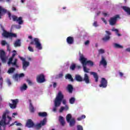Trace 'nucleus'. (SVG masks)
<instances>
[{
    "label": "nucleus",
    "instance_id": "obj_1",
    "mask_svg": "<svg viewBox=\"0 0 130 130\" xmlns=\"http://www.w3.org/2000/svg\"><path fill=\"white\" fill-rule=\"evenodd\" d=\"M45 124H46V118H44L43 120L41 121L40 123L37 124H34L32 119H29L26 122V126L28 128L35 127L36 129H40V128L44 125H45Z\"/></svg>",
    "mask_w": 130,
    "mask_h": 130
},
{
    "label": "nucleus",
    "instance_id": "obj_2",
    "mask_svg": "<svg viewBox=\"0 0 130 130\" xmlns=\"http://www.w3.org/2000/svg\"><path fill=\"white\" fill-rule=\"evenodd\" d=\"M7 113L8 112H5L2 116V119L0 121V130H6V127L8 124H10V122L12 121V117L7 116V118H9V120L7 122H6L7 118Z\"/></svg>",
    "mask_w": 130,
    "mask_h": 130
},
{
    "label": "nucleus",
    "instance_id": "obj_3",
    "mask_svg": "<svg viewBox=\"0 0 130 130\" xmlns=\"http://www.w3.org/2000/svg\"><path fill=\"white\" fill-rule=\"evenodd\" d=\"M64 95L62 94V92L61 91H59L56 98L54 100V106L55 107L53 108V111L54 112H56V107H58L60 106V104H61V101L63 100Z\"/></svg>",
    "mask_w": 130,
    "mask_h": 130
},
{
    "label": "nucleus",
    "instance_id": "obj_4",
    "mask_svg": "<svg viewBox=\"0 0 130 130\" xmlns=\"http://www.w3.org/2000/svg\"><path fill=\"white\" fill-rule=\"evenodd\" d=\"M75 80L77 82H85L86 84H90V78L88 74H85L84 78H83L80 75H76Z\"/></svg>",
    "mask_w": 130,
    "mask_h": 130
},
{
    "label": "nucleus",
    "instance_id": "obj_5",
    "mask_svg": "<svg viewBox=\"0 0 130 130\" xmlns=\"http://www.w3.org/2000/svg\"><path fill=\"white\" fill-rule=\"evenodd\" d=\"M79 60L82 64L85 66H89V67H93L94 66V62L90 60H87V58L84 57L83 54L80 55Z\"/></svg>",
    "mask_w": 130,
    "mask_h": 130
},
{
    "label": "nucleus",
    "instance_id": "obj_6",
    "mask_svg": "<svg viewBox=\"0 0 130 130\" xmlns=\"http://www.w3.org/2000/svg\"><path fill=\"white\" fill-rule=\"evenodd\" d=\"M29 44L30 45H35L36 48H37L39 50L42 49V45L40 43V40L37 38H35L34 40H32Z\"/></svg>",
    "mask_w": 130,
    "mask_h": 130
},
{
    "label": "nucleus",
    "instance_id": "obj_7",
    "mask_svg": "<svg viewBox=\"0 0 130 130\" xmlns=\"http://www.w3.org/2000/svg\"><path fill=\"white\" fill-rule=\"evenodd\" d=\"M17 55V53H13L12 54V56L9 58V60L8 61V66H10V64H12V67H16V68H19V66H18V64L17 63L18 62V59L15 58L14 59V62H13V59H14V57L16 56Z\"/></svg>",
    "mask_w": 130,
    "mask_h": 130
},
{
    "label": "nucleus",
    "instance_id": "obj_8",
    "mask_svg": "<svg viewBox=\"0 0 130 130\" xmlns=\"http://www.w3.org/2000/svg\"><path fill=\"white\" fill-rule=\"evenodd\" d=\"M2 35L4 37H5V38H16L17 37V34L8 32L6 30L4 31Z\"/></svg>",
    "mask_w": 130,
    "mask_h": 130
},
{
    "label": "nucleus",
    "instance_id": "obj_9",
    "mask_svg": "<svg viewBox=\"0 0 130 130\" xmlns=\"http://www.w3.org/2000/svg\"><path fill=\"white\" fill-rule=\"evenodd\" d=\"M12 104L9 103V105L11 109H15L17 108V105L19 103V100L18 99L15 100H11Z\"/></svg>",
    "mask_w": 130,
    "mask_h": 130
},
{
    "label": "nucleus",
    "instance_id": "obj_10",
    "mask_svg": "<svg viewBox=\"0 0 130 130\" xmlns=\"http://www.w3.org/2000/svg\"><path fill=\"white\" fill-rule=\"evenodd\" d=\"M119 18V15H116L113 17H111L110 19L109 20V22L111 26H114L115 24H116V21H117V19Z\"/></svg>",
    "mask_w": 130,
    "mask_h": 130
},
{
    "label": "nucleus",
    "instance_id": "obj_11",
    "mask_svg": "<svg viewBox=\"0 0 130 130\" xmlns=\"http://www.w3.org/2000/svg\"><path fill=\"white\" fill-rule=\"evenodd\" d=\"M45 76L44 74H41L37 76V81L38 83H42L45 82Z\"/></svg>",
    "mask_w": 130,
    "mask_h": 130
},
{
    "label": "nucleus",
    "instance_id": "obj_12",
    "mask_svg": "<svg viewBox=\"0 0 130 130\" xmlns=\"http://www.w3.org/2000/svg\"><path fill=\"white\" fill-rule=\"evenodd\" d=\"M11 17L14 22H18L19 25H22L23 24V21L22 17H19L18 18V17H17L16 15H12Z\"/></svg>",
    "mask_w": 130,
    "mask_h": 130
},
{
    "label": "nucleus",
    "instance_id": "obj_13",
    "mask_svg": "<svg viewBox=\"0 0 130 130\" xmlns=\"http://www.w3.org/2000/svg\"><path fill=\"white\" fill-rule=\"evenodd\" d=\"M0 58L2 62L5 63L7 62V56H6V52L3 50H0Z\"/></svg>",
    "mask_w": 130,
    "mask_h": 130
},
{
    "label": "nucleus",
    "instance_id": "obj_14",
    "mask_svg": "<svg viewBox=\"0 0 130 130\" xmlns=\"http://www.w3.org/2000/svg\"><path fill=\"white\" fill-rule=\"evenodd\" d=\"M107 84H108V82L105 78H102L101 84L99 85V87L101 88H106V87H107Z\"/></svg>",
    "mask_w": 130,
    "mask_h": 130
},
{
    "label": "nucleus",
    "instance_id": "obj_15",
    "mask_svg": "<svg viewBox=\"0 0 130 130\" xmlns=\"http://www.w3.org/2000/svg\"><path fill=\"white\" fill-rule=\"evenodd\" d=\"M19 58L21 59V60H22L23 61L22 68L24 71H25L26 69H27V67H29L30 63L28 61H26L24 58H23L22 57H19Z\"/></svg>",
    "mask_w": 130,
    "mask_h": 130
},
{
    "label": "nucleus",
    "instance_id": "obj_16",
    "mask_svg": "<svg viewBox=\"0 0 130 130\" xmlns=\"http://www.w3.org/2000/svg\"><path fill=\"white\" fill-rule=\"evenodd\" d=\"M90 75L93 76V78L95 80V83H98V81H99V76L98 74L96 72H91L90 73Z\"/></svg>",
    "mask_w": 130,
    "mask_h": 130
},
{
    "label": "nucleus",
    "instance_id": "obj_17",
    "mask_svg": "<svg viewBox=\"0 0 130 130\" xmlns=\"http://www.w3.org/2000/svg\"><path fill=\"white\" fill-rule=\"evenodd\" d=\"M102 64L104 68H106V66H107V61L105 60V58L103 56H102V59L100 62V65Z\"/></svg>",
    "mask_w": 130,
    "mask_h": 130
},
{
    "label": "nucleus",
    "instance_id": "obj_18",
    "mask_svg": "<svg viewBox=\"0 0 130 130\" xmlns=\"http://www.w3.org/2000/svg\"><path fill=\"white\" fill-rule=\"evenodd\" d=\"M29 103V111L31 113H34L35 112V109H34V107L32 104V101L31 100H28Z\"/></svg>",
    "mask_w": 130,
    "mask_h": 130
},
{
    "label": "nucleus",
    "instance_id": "obj_19",
    "mask_svg": "<svg viewBox=\"0 0 130 130\" xmlns=\"http://www.w3.org/2000/svg\"><path fill=\"white\" fill-rule=\"evenodd\" d=\"M74 37H68L67 38V42L68 44H74Z\"/></svg>",
    "mask_w": 130,
    "mask_h": 130
},
{
    "label": "nucleus",
    "instance_id": "obj_20",
    "mask_svg": "<svg viewBox=\"0 0 130 130\" xmlns=\"http://www.w3.org/2000/svg\"><path fill=\"white\" fill-rule=\"evenodd\" d=\"M6 13H7V10L0 6V19H2V16H3L4 14H6Z\"/></svg>",
    "mask_w": 130,
    "mask_h": 130
},
{
    "label": "nucleus",
    "instance_id": "obj_21",
    "mask_svg": "<svg viewBox=\"0 0 130 130\" xmlns=\"http://www.w3.org/2000/svg\"><path fill=\"white\" fill-rule=\"evenodd\" d=\"M59 121L62 126H64V124H66V122L64 121V119L63 118V117L60 116L59 117Z\"/></svg>",
    "mask_w": 130,
    "mask_h": 130
},
{
    "label": "nucleus",
    "instance_id": "obj_22",
    "mask_svg": "<svg viewBox=\"0 0 130 130\" xmlns=\"http://www.w3.org/2000/svg\"><path fill=\"white\" fill-rule=\"evenodd\" d=\"M14 47H20L21 46V40L20 39L17 40L14 44Z\"/></svg>",
    "mask_w": 130,
    "mask_h": 130
},
{
    "label": "nucleus",
    "instance_id": "obj_23",
    "mask_svg": "<svg viewBox=\"0 0 130 130\" xmlns=\"http://www.w3.org/2000/svg\"><path fill=\"white\" fill-rule=\"evenodd\" d=\"M68 123H69L70 126L72 127L74 126L75 124H76V120L75 119V118H72Z\"/></svg>",
    "mask_w": 130,
    "mask_h": 130
},
{
    "label": "nucleus",
    "instance_id": "obj_24",
    "mask_svg": "<svg viewBox=\"0 0 130 130\" xmlns=\"http://www.w3.org/2000/svg\"><path fill=\"white\" fill-rule=\"evenodd\" d=\"M122 9L124 11V12H126V13H127V15H130V8H129V7H126V6H123Z\"/></svg>",
    "mask_w": 130,
    "mask_h": 130
},
{
    "label": "nucleus",
    "instance_id": "obj_25",
    "mask_svg": "<svg viewBox=\"0 0 130 130\" xmlns=\"http://www.w3.org/2000/svg\"><path fill=\"white\" fill-rule=\"evenodd\" d=\"M67 90L70 93H73V90H74V87L71 84H69L67 86Z\"/></svg>",
    "mask_w": 130,
    "mask_h": 130
},
{
    "label": "nucleus",
    "instance_id": "obj_26",
    "mask_svg": "<svg viewBox=\"0 0 130 130\" xmlns=\"http://www.w3.org/2000/svg\"><path fill=\"white\" fill-rule=\"evenodd\" d=\"M65 79H68V80H70L71 82H74V78H73L72 75L70 74H67L66 75Z\"/></svg>",
    "mask_w": 130,
    "mask_h": 130
},
{
    "label": "nucleus",
    "instance_id": "obj_27",
    "mask_svg": "<svg viewBox=\"0 0 130 130\" xmlns=\"http://www.w3.org/2000/svg\"><path fill=\"white\" fill-rule=\"evenodd\" d=\"M38 114L41 117H46V116H47V113L45 112H39Z\"/></svg>",
    "mask_w": 130,
    "mask_h": 130
},
{
    "label": "nucleus",
    "instance_id": "obj_28",
    "mask_svg": "<svg viewBox=\"0 0 130 130\" xmlns=\"http://www.w3.org/2000/svg\"><path fill=\"white\" fill-rule=\"evenodd\" d=\"M110 40V36H106L105 37L102 38L103 41L104 42H107L109 40Z\"/></svg>",
    "mask_w": 130,
    "mask_h": 130
},
{
    "label": "nucleus",
    "instance_id": "obj_29",
    "mask_svg": "<svg viewBox=\"0 0 130 130\" xmlns=\"http://www.w3.org/2000/svg\"><path fill=\"white\" fill-rule=\"evenodd\" d=\"M15 71H16V69L15 68L12 67L8 70L7 73L9 74H13Z\"/></svg>",
    "mask_w": 130,
    "mask_h": 130
},
{
    "label": "nucleus",
    "instance_id": "obj_30",
    "mask_svg": "<svg viewBox=\"0 0 130 130\" xmlns=\"http://www.w3.org/2000/svg\"><path fill=\"white\" fill-rule=\"evenodd\" d=\"M72 120V115L71 114H68L66 116V120L67 122H70V121Z\"/></svg>",
    "mask_w": 130,
    "mask_h": 130
},
{
    "label": "nucleus",
    "instance_id": "obj_31",
    "mask_svg": "<svg viewBox=\"0 0 130 130\" xmlns=\"http://www.w3.org/2000/svg\"><path fill=\"white\" fill-rule=\"evenodd\" d=\"M112 31L113 32H115L116 34L118 36V37H120V36H121V35H120L119 33H118L119 31H118V29L115 28H113L112 29Z\"/></svg>",
    "mask_w": 130,
    "mask_h": 130
},
{
    "label": "nucleus",
    "instance_id": "obj_32",
    "mask_svg": "<svg viewBox=\"0 0 130 130\" xmlns=\"http://www.w3.org/2000/svg\"><path fill=\"white\" fill-rule=\"evenodd\" d=\"M27 88H28L27 85H26V84H24L23 86L20 87V90L21 91H26V90H27Z\"/></svg>",
    "mask_w": 130,
    "mask_h": 130
},
{
    "label": "nucleus",
    "instance_id": "obj_33",
    "mask_svg": "<svg viewBox=\"0 0 130 130\" xmlns=\"http://www.w3.org/2000/svg\"><path fill=\"white\" fill-rule=\"evenodd\" d=\"M114 47L115 48H123V47L117 43H115L114 44Z\"/></svg>",
    "mask_w": 130,
    "mask_h": 130
},
{
    "label": "nucleus",
    "instance_id": "obj_34",
    "mask_svg": "<svg viewBox=\"0 0 130 130\" xmlns=\"http://www.w3.org/2000/svg\"><path fill=\"white\" fill-rule=\"evenodd\" d=\"M82 67L83 68V71L85 73H89L90 69L87 68L85 65L82 64Z\"/></svg>",
    "mask_w": 130,
    "mask_h": 130
},
{
    "label": "nucleus",
    "instance_id": "obj_35",
    "mask_svg": "<svg viewBox=\"0 0 130 130\" xmlns=\"http://www.w3.org/2000/svg\"><path fill=\"white\" fill-rule=\"evenodd\" d=\"M75 101H76V99L74 97L71 98L69 100V102L70 104H74Z\"/></svg>",
    "mask_w": 130,
    "mask_h": 130
},
{
    "label": "nucleus",
    "instance_id": "obj_36",
    "mask_svg": "<svg viewBox=\"0 0 130 130\" xmlns=\"http://www.w3.org/2000/svg\"><path fill=\"white\" fill-rule=\"evenodd\" d=\"M18 78H19V74H15L13 76V79L18 82Z\"/></svg>",
    "mask_w": 130,
    "mask_h": 130
},
{
    "label": "nucleus",
    "instance_id": "obj_37",
    "mask_svg": "<svg viewBox=\"0 0 130 130\" xmlns=\"http://www.w3.org/2000/svg\"><path fill=\"white\" fill-rule=\"evenodd\" d=\"M70 70H72V71H75V69H76V64L75 63H72L70 66Z\"/></svg>",
    "mask_w": 130,
    "mask_h": 130
},
{
    "label": "nucleus",
    "instance_id": "obj_38",
    "mask_svg": "<svg viewBox=\"0 0 130 130\" xmlns=\"http://www.w3.org/2000/svg\"><path fill=\"white\" fill-rule=\"evenodd\" d=\"M86 118V115H82L81 117H79L77 118V120L79 121L82 120V119H85Z\"/></svg>",
    "mask_w": 130,
    "mask_h": 130
},
{
    "label": "nucleus",
    "instance_id": "obj_39",
    "mask_svg": "<svg viewBox=\"0 0 130 130\" xmlns=\"http://www.w3.org/2000/svg\"><path fill=\"white\" fill-rule=\"evenodd\" d=\"M26 82L27 83H28V84L29 85V86H32V85H33V82H32V81H31V80H29V79H27L26 80Z\"/></svg>",
    "mask_w": 130,
    "mask_h": 130
},
{
    "label": "nucleus",
    "instance_id": "obj_40",
    "mask_svg": "<svg viewBox=\"0 0 130 130\" xmlns=\"http://www.w3.org/2000/svg\"><path fill=\"white\" fill-rule=\"evenodd\" d=\"M28 49L29 51H30L31 52H34V49H33V48H32V47H31L30 46L28 47Z\"/></svg>",
    "mask_w": 130,
    "mask_h": 130
},
{
    "label": "nucleus",
    "instance_id": "obj_41",
    "mask_svg": "<svg viewBox=\"0 0 130 130\" xmlns=\"http://www.w3.org/2000/svg\"><path fill=\"white\" fill-rule=\"evenodd\" d=\"M99 53H105V51L103 49H100V50H99Z\"/></svg>",
    "mask_w": 130,
    "mask_h": 130
},
{
    "label": "nucleus",
    "instance_id": "obj_42",
    "mask_svg": "<svg viewBox=\"0 0 130 130\" xmlns=\"http://www.w3.org/2000/svg\"><path fill=\"white\" fill-rule=\"evenodd\" d=\"M77 130H83V126L80 125H77Z\"/></svg>",
    "mask_w": 130,
    "mask_h": 130
},
{
    "label": "nucleus",
    "instance_id": "obj_43",
    "mask_svg": "<svg viewBox=\"0 0 130 130\" xmlns=\"http://www.w3.org/2000/svg\"><path fill=\"white\" fill-rule=\"evenodd\" d=\"M1 44L3 46H5L6 44H8V43H7V42L6 41L3 40L1 42Z\"/></svg>",
    "mask_w": 130,
    "mask_h": 130
},
{
    "label": "nucleus",
    "instance_id": "obj_44",
    "mask_svg": "<svg viewBox=\"0 0 130 130\" xmlns=\"http://www.w3.org/2000/svg\"><path fill=\"white\" fill-rule=\"evenodd\" d=\"M23 77H25V74H24V73H21L20 74H18L19 78H23Z\"/></svg>",
    "mask_w": 130,
    "mask_h": 130
},
{
    "label": "nucleus",
    "instance_id": "obj_45",
    "mask_svg": "<svg viewBox=\"0 0 130 130\" xmlns=\"http://www.w3.org/2000/svg\"><path fill=\"white\" fill-rule=\"evenodd\" d=\"M3 85V77L0 76V86Z\"/></svg>",
    "mask_w": 130,
    "mask_h": 130
},
{
    "label": "nucleus",
    "instance_id": "obj_46",
    "mask_svg": "<svg viewBox=\"0 0 130 130\" xmlns=\"http://www.w3.org/2000/svg\"><path fill=\"white\" fill-rule=\"evenodd\" d=\"M93 26H94V27H98V24L97 23V21H94L93 24Z\"/></svg>",
    "mask_w": 130,
    "mask_h": 130
},
{
    "label": "nucleus",
    "instance_id": "obj_47",
    "mask_svg": "<svg viewBox=\"0 0 130 130\" xmlns=\"http://www.w3.org/2000/svg\"><path fill=\"white\" fill-rule=\"evenodd\" d=\"M63 110H64V107H61L59 110V112L60 113L62 112Z\"/></svg>",
    "mask_w": 130,
    "mask_h": 130
},
{
    "label": "nucleus",
    "instance_id": "obj_48",
    "mask_svg": "<svg viewBox=\"0 0 130 130\" xmlns=\"http://www.w3.org/2000/svg\"><path fill=\"white\" fill-rule=\"evenodd\" d=\"M8 17H9L10 20H12V18H11L12 17V14H11V13L9 12L8 13Z\"/></svg>",
    "mask_w": 130,
    "mask_h": 130
},
{
    "label": "nucleus",
    "instance_id": "obj_49",
    "mask_svg": "<svg viewBox=\"0 0 130 130\" xmlns=\"http://www.w3.org/2000/svg\"><path fill=\"white\" fill-rule=\"evenodd\" d=\"M63 76V74H62V73L59 74L58 75V78H62Z\"/></svg>",
    "mask_w": 130,
    "mask_h": 130
},
{
    "label": "nucleus",
    "instance_id": "obj_50",
    "mask_svg": "<svg viewBox=\"0 0 130 130\" xmlns=\"http://www.w3.org/2000/svg\"><path fill=\"white\" fill-rule=\"evenodd\" d=\"M106 33L108 34V36H109V35H111V32L108 30H106Z\"/></svg>",
    "mask_w": 130,
    "mask_h": 130
},
{
    "label": "nucleus",
    "instance_id": "obj_51",
    "mask_svg": "<svg viewBox=\"0 0 130 130\" xmlns=\"http://www.w3.org/2000/svg\"><path fill=\"white\" fill-rule=\"evenodd\" d=\"M102 20L104 22V23H105V24H107V22L106 21L105 19H104V18H102Z\"/></svg>",
    "mask_w": 130,
    "mask_h": 130
},
{
    "label": "nucleus",
    "instance_id": "obj_52",
    "mask_svg": "<svg viewBox=\"0 0 130 130\" xmlns=\"http://www.w3.org/2000/svg\"><path fill=\"white\" fill-rule=\"evenodd\" d=\"M62 104H63V105H66V104H67V101L66 100H63Z\"/></svg>",
    "mask_w": 130,
    "mask_h": 130
},
{
    "label": "nucleus",
    "instance_id": "obj_53",
    "mask_svg": "<svg viewBox=\"0 0 130 130\" xmlns=\"http://www.w3.org/2000/svg\"><path fill=\"white\" fill-rule=\"evenodd\" d=\"M89 43H90V41L89 40H87L85 42V45H88V44H89Z\"/></svg>",
    "mask_w": 130,
    "mask_h": 130
},
{
    "label": "nucleus",
    "instance_id": "obj_54",
    "mask_svg": "<svg viewBox=\"0 0 130 130\" xmlns=\"http://www.w3.org/2000/svg\"><path fill=\"white\" fill-rule=\"evenodd\" d=\"M56 86H57V84L56 83H54L53 84V88H56Z\"/></svg>",
    "mask_w": 130,
    "mask_h": 130
},
{
    "label": "nucleus",
    "instance_id": "obj_55",
    "mask_svg": "<svg viewBox=\"0 0 130 130\" xmlns=\"http://www.w3.org/2000/svg\"><path fill=\"white\" fill-rule=\"evenodd\" d=\"M7 83H8L9 86H11V85L12 84V83H11V81H10V80H8Z\"/></svg>",
    "mask_w": 130,
    "mask_h": 130
},
{
    "label": "nucleus",
    "instance_id": "obj_56",
    "mask_svg": "<svg viewBox=\"0 0 130 130\" xmlns=\"http://www.w3.org/2000/svg\"><path fill=\"white\" fill-rule=\"evenodd\" d=\"M64 108V110H69V106H66Z\"/></svg>",
    "mask_w": 130,
    "mask_h": 130
},
{
    "label": "nucleus",
    "instance_id": "obj_57",
    "mask_svg": "<svg viewBox=\"0 0 130 130\" xmlns=\"http://www.w3.org/2000/svg\"><path fill=\"white\" fill-rule=\"evenodd\" d=\"M119 75H120L121 77H123V73H122V72H119Z\"/></svg>",
    "mask_w": 130,
    "mask_h": 130
},
{
    "label": "nucleus",
    "instance_id": "obj_58",
    "mask_svg": "<svg viewBox=\"0 0 130 130\" xmlns=\"http://www.w3.org/2000/svg\"><path fill=\"white\" fill-rule=\"evenodd\" d=\"M15 27H16V28H17V29H20V28H21V26L20 25H15Z\"/></svg>",
    "mask_w": 130,
    "mask_h": 130
},
{
    "label": "nucleus",
    "instance_id": "obj_59",
    "mask_svg": "<svg viewBox=\"0 0 130 130\" xmlns=\"http://www.w3.org/2000/svg\"><path fill=\"white\" fill-rule=\"evenodd\" d=\"M28 39L32 40V39H33V37H32V36H29L28 37Z\"/></svg>",
    "mask_w": 130,
    "mask_h": 130
},
{
    "label": "nucleus",
    "instance_id": "obj_60",
    "mask_svg": "<svg viewBox=\"0 0 130 130\" xmlns=\"http://www.w3.org/2000/svg\"><path fill=\"white\" fill-rule=\"evenodd\" d=\"M7 48L9 51H11V49H10V46L9 45H7Z\"/></svg>",
    "mask_w": 130,
    "mask_h": 130
},
{
    "label": "nucleus",
    "instance_id": "obj_61",
    "mask_svg": "<svg viewBox=\"0 0 130 130\" xmlns=\"http://www.w3.org/2000/svg\"><path fill=\"white\" fill-rule=\"evenodd\" d=\"M12 11H14V12H16V11H17V9H16V8H15V7H13L12 8Z\"/></svg>",
    "mask_w": 130,
    "mask_h": 130
},
{
    "label": "nucleus",
    "instance_id": "obj_62",
    "mask_svg": "<svg viewBox=\"0 0 130 130\" xmlns=\"http://www.w3.org/2000/svg\"><path fill=\"white\" fill-rule=\"evenodd\" d=\"M16 125H17L18 126H20L22 125V123H17L16 124Z\"/></svg>",
    "mask_w": 130,
    "mask_h": 130
},
{
    "label": "nucleus",
    "instance_id": "obj_63",
    "mask_svg": "<svg viewBox=\"0 0 130 130\" xmlns=\"http://www.w3.org/2000/svg\"><path fill=\"white\" fill-rule=\"evenodd\" d=\"M103 15H104V16L105 17H107V13H103Z\"/></svg>",
    "mask_w": 130,
    "mask_h": 130
},
{
    "label": "nucleus",
    "instance_id": "obj_64",
    "mask_svg": "<svg viewBox=\"0 0 130 130\" xmlns=\"http://www.w3.org/2000/svg\"><path fill=\"white\" fill-rule=\"evenodd\" d=\"M17 113H13V115H17Z\"/></svg>",
    "mask_w": 130,
    "mask_h": 130
}]
</instances>
